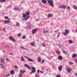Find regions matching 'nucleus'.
<instances>
[{"label": "nucleus", "mask_w": 77, "mask_h": 77, "mask_svg": "<svg viewBox=\"0 0 77 77\" xmlns=\"http://www.w3.org/2000/svg\"><path fill=\"white\" fill-rule=\"evenodd\" d=\"M66 7V6L65 5H60L59 7V8L65 9Z\"/></svg>", "instance_id": "11"}, {"label": "nucleus", "mask_w": 77, "mask_h": 77, "mask_svg": "<svg viewBox=\"0 0 77 77\" xmlns=\"http://www.w3.org/2000/svg\"><path fill=\"white\" fill-rule=\"evenodd\" d=\"M59 46H60V47H61V46H60V45H59Z\"/></svg>", "instance_id": "55"}, {"label": "nucleus", "mask_w": 77, "mask_h": 77, "mask_svg": "<svg viewBox=\"0 0 77 77\" xmlns=\"http://www.w3.org/2000/svg\"><path fill=\"white\" fill-rule=\"evenodd\" d=\"M31 45H32V46H34V43H33V42H32V43H31Z\"/></svg>", "instance_id": "31"}, {"label": "nucleus", "mask_w": 77, "mask_h": 77, "mask_svg": "<svg viewBox=\"0 0 77 77\" xmlns=\"http://www.w3.org/2000/svg\"><path fill=\"white\" fill-rule=\"evenodd\" d=\"M69 64L70 65H71H71H72V64H73V63H72L71 62L69 63Z\"/></svg>", "instance_id": "43"}, {"label": "nucleus", "mask_w": 77, "mask_h": 77, "mask_svg": "<svg viewBox=\"0 0 77 77\" xmlns=\"http://www.w3.org/2000/svg\"><path fill=\"white\" fill-rule=\"evenodd\" d=\"M75 76H76V77H77V74L76 73H75Z\"/></svg>", "instance_id": "51"}, {"label": "nucleus", "mask_w": 77, "mask_h": 77, "mask_svg": "<svg viewBox=\"0 0 77 77\" xmlns=\"http://www.w3.org/2000/svg\"><path fill=\"white\" fill-rule=\"evenodd\" d=\"M5 28H4V29H2V30H3V31H5Z\"/></svg>", "instance_id": "52"}, {"label": "nucleus", "mask_w": 77, "mask_h": 77, "mask_svg": "<svg viewBox=\"0 0 77 77\" xmlns=\"http://www.w3.org/2000/svg\"><path fill=\"white\" fill-rule=\"evenodd\" d=\"M67 72H68L69 73H70V72L71 71V69H70L69 68H68L66 69Z\"/></svg>", "instance_id": "8"}, {"label": "nucleus", "mask_w": 77, "mask_h": 77, "mask_svg": "<svg viewBox=\"0 0 77 77\" xmlns=\"http://www.w3.org/2000/svg\"><path fill=\"white\" fill-rule=\"evenodd\" d=\"M19 77H22V74H20L19 75Z\"/></svg>", "instance_id": "40"}, {"label": "nucleus", "mask_w": 77, "mask_h": 77, "mask_svg": "<svg viewBox=\"0 0 77 77\" xmlns=\"http://www.w3.org/2000/svg\"><path fill=\"white\" fill-rule=\"evenodd\" d=\"M50 58H53V57H51Z\"/></svg>", "instance_id": "57"}, {"label": "nucleus", "mask_w": 77, "mask_h": 77, "mask_svg": "<svg viewBox=\"0 0 77 77\" xmlns=\"http://www.w3.org/2000/svg\"><path fill=\"white\" fill-rule=\"evenodd\" d=\"M9 38L10 40L12 41L13 42H15V40L12 36H9Z\"/></svg>", "instance_id": "4"}, {"label": "nucleus", "mask_w": 77, "mask_h": 77, "mask_svg": "<svg viewBox=\"0 0 77 77\" xmlns=\"http://www.w3.org/2000/svg\"><path fill=\"white\" fill-rule=\"evenodd\" d=\"M73 8L74 9H77V7L75 6V5H74L73 6Z\"/></svg>", "instance_id": "30"}, {"label": "nucleus", "mask_w": 77, "mask_h": 77, "mask_svg": "<svg viewBox=\"0 0 77 77\" xmlns=\"http://www.w3.org/2000/svg\"><path fill=\"white\" fill-rule=\"evenodd\" d=\"M26 14H23V17L25 19L23 20V21H27V20L30 18V12H28L26 13Z\"/></svg>", "instance_id": "1"}, {"label": "nucleus", "mask_w": 77, "mask_h": 77, "mask_svg": "<svg viewBox=\"0 0 77 77\" xmlns=\"http://www.w3.org/2000/svg\"><path fill=\"white\" fill-rule=\"evenodd\" d=\"M10 55H12V54L11 53H10Z\"/></svg>", "instance_id": "53"}, {"label": "nucleus", "mask_w": 77, "mask_h": 77, "mask_svg": "<svg viewBox=\"0 0 77 77\" xmlns=\"http://www.w3.org/2000/svg\"><path fill=\"white\" fill-rule=\"evenodd\" d=\"M25 57V58H26V59H28L29 58L27 57Z\"/></svg>", "instance_id": "47"}, {"label": "nucleus", "mask_w": 77, "mask_h": 77, "mask_svg": "<svg viewBox=\"0 0 77 77\" xmlns=\"http://www.w3.org/2000/svg\"><path fill=\"white\" fill-rule=\"evenodd\" d=\"M58 68L59 71H62V67L61 66H58Z\"/></svg>", "instance_id": "10"}, {"label": "nucleus", "mask_w": 77, "mask_h": 77, "mask_svg": "<svg viewBox=\"0 0 77 77\" xmlns=\"http://www.w3.org/2000/svg\"><path fill=\"white\" fill-rule=\"evenodd\" d=\"M16 26H19V23H17Z\"/></svg>", "instance_id": "46"}, {"label": "nucleus", "mask_w": 77, "mask_h": 77, "mask_svg": "<svg viewBox=\"0 0 77 77\" xmlns=\"http://www.w3.org/2000/svg\"><path fill=\"white\" fill-rule=\"evenodd\" d=\"M42 62L43 63H44V60H42Z\"/></svg>", "instance_id": "48"}, {"label": "nucleus", "mask_w": 77, "mask_h": 77, "mask_svg": "<svg viewBox=\"0 0 77 77\" xmlns=\"http://www.w3.org/2000/svg\"><path fill=\"white\" fill-rule=\"evenodd\" d=\"M11 23V21L9 20H6L5 21V23H4V24H9Z\"/></svg>", "instance_id": "7"}, {"label": "nucleus", "mask_w": 77, "mask_h": 77, "mask_svg": "<svg viewBox=\"0 0 77 77\" xmlns=\"http://www.w3.org/2000/svg\"><path fill=\"white\" fill-rule=\"evenodd\" d=\"M37 32V29H35L33 30V31L32 32V35H34V33H35L36 32Z\"/></svg>", "instance_id": "9"}, {"label": "nucleus", "mask_w": 77, "mask_h": 77, "mask_svg": "<svg viewBox=\"0 0 77 77\" xmlns=\"http://www.w3.org/2000/svg\"><path fill=\"white\" fill-rule=\"evenodd\" d=\"M42 2L43 3L45 4L47 2V1H46V0H42Z\"/></svg>", "instance_id": "14"}, {"label": "nucleus", "mask_w": 77, "mask_h": 77, "mask_svg": "<svg viewBox=\"0 0 77 77\" xmlns=\"http://www.w3.org/2000/svg\"><path fill=\"white\" fill-rule=\"evenodd\" d=\"M58 32V30H56V31H54V32L55 33L56 32Z\"/></svg>", "instance_id": "50"}, {"label": "nucleus", "mask_w": 77, "mask_h": 77, "mask_svg": "<svg viewBox=\"0 0 77 77\" xmlns=\"http://www.w3.org/2000/svg\"><path fill=\"white\" fill-rule=\"evenodd\" d=\"M28 60L29 62H30H30H33V60H32L31 59H30V58H28Z\"/></svg>", "instance_id": "13"}, {"label": "nucleus", "mask_w": 77, "mask_h": 77, "mask_svg": "<svg viewBox=\"0 0 77 77\" xmlns=\"http://www.w3.org/2000/svg\"><path fill=\"white\" fill-rule=\"evenodd\" d=\"M42 46L43 47H45V45L44 43L42 44Z\"/></svg>", "instance_id": "37"}, {"label": "nucleus", "mask_w": 77, "mask_h": 77, "mask_svg": "<svg viewBox=\"0 0 77 77\" xmlns=\"http://www.w3.org/2000/svg\"><path fill=\"white\" fill-rule=\"evenodd\" d=\"M14 70H12L10 72V74H11L12 75L14 74Z\"/></svg>", "instance_id": "16"}, {"label": "nucleus", "mask_w": 77, "mask_h": 77, "mask_svg": "<svg viewBox=\"0 0 77 77\" xmlns=\"http://www.w3.org/2000/svg\"><path fill=\"white\" fill-rule=\"evenodd\" d=\"M66 9L67 10H69V9H70V7H67Z\"/></svg>", "instance_id": "28"}, {"label": "nucleus", "mask_w": 77, "mask_h": 77, "mask_svg": "<svg viewBox=\"0 0 77 77\" xmlns=\"http://www.w3.org/2000/svg\"><path fill=\"white\" fill-rule=\"evenodd\" d=\"M32 72H31L30 73V74H32V73H34V72H36L35 70V68H34V67H33L32 68Z\"/></svg>", "instance_id": "5"}, {"label": "nucleus", "mask_w": 77, "mask_h": 77, "mask_svg": "<svg viewBox=\"0 0 77 77\" xmlns=\"http://www.w3.org/2000/svg\"><path fill=\"white\" fill-rule=\"evenodd\" d=\"M60 32H58V35L57 36V38H59V35H60Z\"/></svg>", "instance_id": "29"}, {"label": "nucleus", "mask_w": 77, "mask_h": 77, "mask_svg": "<svg viewBox=\"0 0 77 77\" xmlns=\"http://www.w3.org/2000/svg\"><path fill=\"white\" fill-rule=\"evenodd\" d=\"M14 67L15 68H18V67H17V66H14Z\"/></svg>", "instance_id": "44"}, {"label": "nucleus", "mask_w": 77, "mask_h": 77, "mask_svg": "<svg viewBox=\"0 0 77 77\" xmlns=\"http://www.w3.org/2000/svg\"><path fill=\"white\" fill-rule=\"evenodd\" d=\"M20 48H22V49H23L24 50H26L27 49H26V48H24L22 46H21L20 47Z\"/></svg>", "instance_id": "24"}, {"label": "nucleus", "mask_w": 77, "mask_h": 77, "mask_svg": "<svg viewBox=\"0 0 77 77\" xmlns=\"http://www.w3.org/2000/svg\"><path fill=\"white\" fill-rule=\"evenodd\" d=\"M5 19H7V20H10V19H9V17H8L6 16H5Z\"/></svg>", "instance_id": "15"}, {"label": "nucleus", "mask_w": 77, "mask_h": 77, "mask_svg": "<svg viewBox=\"0 0 77 77\" xmlns=\"http://www.w3.org/2000/svg\"><path fill=\"white\" fill-rule=\"evenodd\" d=\"M53 15V14H48V17H52Z\"/></svg>", "instance_id": "22"}, {"label": "nucleus", "mask_w": 77, "mask_h": 77, "mask_svg": "<svg viewBox=\"0 0 77 77\" xmlns=\"http://www.w3.org/2000/svg\"><path fill=\"white\" fill-rule=\"evenodd\" d=\"M40 72L42 74H43V73H44V71H40Z\"/></svg>", "instance_id": "32"}, {"label": "nucleus", "mask_w": 77, "mask_h": 77, "mask_svg": "<svg viewBox=\"0 0 77 77\" xmlns=\"http://www.w3.org/2000/svg\"><path fill=\"white\" fill-rule=\"evenodd\" d=\"M24 72H25V71H24L20 70V73H21V74H23V73H24Z\"/></svg>", "instance_id": "25"}, {"label": "nucleus", "mask_w": 77, "mask_h": 77, "mask_svg": "<svg viewBox=\"0 0 77 77\" xmlns=\"http://www.w3.org/2000/svg\"><path fill=\"white\" fill-rule=\"evenodd\" d=\"M68 42H69V44H71V43H72V41H71V40H69L68 41Z\"/></svg>", "instance_id": "27"}, {"label": "nucleus", "mask_w": 77, "mask_h": 77, "mask_svg": "<svg viewBox=\"0 0 77 77\" xmlns=\"http://www.w3.org/2000/svg\"><path fill=\"white\" fill-rule=\"evenodd\" d=\"M21 36V34H18V36Z\"/></svg>", "instance_id": "45"}, {"label": "nucleus", "mask_w": 77, "mask_h": 77, "mask_svg": "<svg viewBox=\"0 0 77 77\" xmlns=\"http://www.w3.org/2000/svg\"><path fill=\"white\" fill-rule=\"evenodd\" d=\"M58 59H59V60H62L63 58L61 56H58Z\"/></svg>", "instance_id": "12"}, {"label": "nucleus", "mask_w": 77, "mask_h": 77, "mask_svg": "<svg viewBox=\"0 0 77 77\" xmlns=\"http://www.w3.org/2000/svg\"><path fill=\"white\" fill-rule=\"evenodd\" d=\"M44 33H47V32H48V30H46L45 29H44Z\"/></svg>", "instance_id": "26"}, {"label": "nucleus", "mask_w": 77, "mask_h": 77, "mask_svg": "<svg viewBox=\"0 0 77 77\" xmlns=\"http://www.w3.org/2000/svg\"><path fill=\"white\" fill-rule=\"evenodd\" d=\"M76 32H77V30H76Z\"/></svg>", "instance_id": "56"}, {"label": "nucleus", "mask_w": 77, "mask_h": 77, "mask_svg": "<svg viewBox=\"0 0 77 77\" xmlns=\"http://www.w3.org/2000/svg\"><path fill=\"white\" fill-rule=\"evenodd\" d=\"M6 60L7 62H8L9 61V60L8 59V58L6 59Z\"/></svg>", "instance_id": "34"}, {"label": "nucleus", "mask_w": 77, "mask_h": 77, "mask_svg": "<svg viewBox=\"0 0 77 77\" xmlns=\"http://www.w3.org/2000/svg\"><path fill=\"white\" fill-rule=\"evenodd\" d=\"M25 38H26V36H24L22 37V39H24Z\"/></svg>", "instance_id": "36"}, {"label": "nucleus", "mask_w": 77, "mask_h": 77, "mask_svg": "<svg viewBox=\"0 0 77 77\" xmlns=\"http://www.w3.org/2000/svg\"><path fill=\"white\" fill-rule=\"evenodd\" d=\"M0 66L1 68H4V66L2 64H0Z\"/></svg>", "instance_id": "20"}, {"label": "nucleus", "mask_w": 77, "mask_h": 77, "mask_svg": "<svg viewBox=\"0 0 77 77\" xmlns=\"http://www.w3.org/2000/svg\"><path fill=\"white\" fill-rule=\"evenodd\" d=\"M15 11H20V9H18V8H15Z\"/></svg>", "instance_id": "35"}, {"label": "nucleus", "mask_w": 77, "mask_h": 77, "mask_svg": "<svg viewBox=\"0 0 77 77\" xmlns=\"http://www.w3.org/2000/svg\"><path fill=\"white\" fill-rule=\"evenodd\" d=\"M10 74H8L7 75H6L5 76V77H7V76H10Z\"/></svg>", "instance_id": "38"}, {"label": "nucleus", "mask_w": 77, "mask_h": 77, "mask_svg": "<svg viewBox=\"0 0 77 77\" xmlns=\"http://www.w3.org/2000/svg\"><path fill=\"white\" fill-rule=\"evenodd\" d=\"M39 70H37V73H38V74H39Z\"/></svg>", "instance_id": "42"}, {"label": "nucleus", "mask_w": 77, "mask_h": 77, "mask_svg": "<svg viewBox=\"0 0 77 77\" xmlns=\"http://www.w3.org/2000/svg\"><path fill=\"white\" fill-rule=\"evenodd\" d=\"M21 59L22 61H25V60L24 59V58L23 57H21Z\"/></svg>", "instance_id": "21"}, {"label": "nucleus", "mask_w": 77, "mask_h": 77, "mask_svg": "<svg viewBox=\"0 0 77 77\" xmlns=\"http://www.w3.org/2000/svg\"><path fill=\"white\" fill-rule=\"evenodd\" d=\"M41 58L40 57H38V61L39 62H41Z\"/></svg>", "instance_id": "17"}, {"label": "nucleus", "mask_w": 77, "mask_h": 77, "mask_svg": "<svg viewBox=\"0 0 77 77\" xmlns=\"http://www.w3.org/2000/svg\"><path fill=\"white\" fill-rule=\"evenodd\" d=\"M64 32H65L63 33V35H64V36H66V35H68L69 33V31L68 30V29H66Z\"/></svg>", "instance_id": "3"}, {"label": "nucleus", "mask_w": 77, "mask_h": 77, "mask_svg": "<svg viewBox=\"0 0 77 77\" xmlns=\"http://www.w3.org/2000/svg\"><path fill=\"white\" fill-rule=\"evenodd\" d=\"M23 66L25 67H27V68H28V69H30V66L28 64H25L23 65Z\"/></svg>", "instance_id": "6"}, {"label": "nucleus", "mask_w": 77, "mask_h": 77, "mask_svg": "<svg viewBox=\"0 0 77 77\" xmlns=\"http://www.w3.org/2000/svg\"><path fill=\"white\" fill-rule=\"evenodd\" d=\"M77 56V54H74L72 55V57H73V58H74L75 57H76Z\"/></svg>", "instance_id": "19"}, {"label": "nucleus", "mask_w": 77, "mask_h": 77, "mask_svg": "<svg viewBox=\"0 0 77 77\" xmlns=\"http://www.w3.org/2000/svg\"><path fill=\"white\" fill-rule=\"evenodd\" d=\"M56 53L57 54H60V52L59 51H56Z\"/></svg>", "instance_id": "18"}, {"label": "nucleus", "mask_w": 77, "mask_h": 77, "mask_svg": "<svg viewBox=\"0 0 77 77\" xmlns=\"http://www.w3.org/2000/svg\"><path fill=\"white\" fill-rule=\"evenodd\" d=\"M31 36H30V38H31Z\"/></svg>", "instance_id": "58"}, {"label": "nucleus", "mask_w": 77, "mask_h": 77, "mask_svg": "<svg viewBox=\"0 0 77 77\" xmlns=\"http://www.w3.org/2000/svg\"><path fill=\"white\" fill-rule=\"evenodd\" d=\"M75 63H77V59H75Z\"/></svg>", "instance_id": "39"}, {"label": "nucleus", "mask_w": 77, "mask_h": 77, "mask_svg": "<svg viewBox=\"0 0 77 77\" xmlns=\"http://www.w3.org/2000/svg\"><path fill=\"white\" fill-rule=\"evenodd\" d=\"M6 0H0V2H5Z\"/></svg>", "instance_id": "23"}, {"label": "nucleus", "mask_w": 77, "mask_h": 77, "mask_svg": "<svg viewBox=\"0 0 77 77\" xmlns=\"http://www.w3.org/2000/svg\"><path fill=\"white\" fill-rule=\"evenodd\" d=\"M38 75H36V77H38Z\"/></svg>", "instance_id": "54"}, {"label": "nucleus", "mask_w": 77, "mask_h": 77, "mask_svg": "<svg viewBox=\"0 0 77 77\" xmlns=\"http://www.w3.org/2000/svg\"><path fill=\"white\" fill-rule=\"evenodd\" d=\"M47 2L50 6H51L52 8H53L54 5H53V1L52 0H48Z\"/></svg>", "instance_id": "2"}, {"label": "nucleus", "mask_w": 77, "mask_h": 77, "mask_svg": "<svg viewBox=\"0 0 77 77\" xmlns=\"http://www.w3.org/2000/svg\"><path fill=\"white\" fill-rule=\"evenodd\" d=\"M63 53H65V54H66V52L65 51H63Z\"/></svg>", "instance_id": "41"}, {"label": "nucleus", "mask_w": 77, "mask_h": 77, "mask_svg": "<svg viewBox=\"0 0 77 77\" xmlns=\"http://www.w3.org/2000/svg\"><path fill=\"white\" fill-rule=\"evenodd\" d=\"M57 77H60V76L59 75H57Z\"/></svg>", "instance_id": "49"}, {"label": "nucleus", "mask_w": 77, "mask_h": 77, "mask_svg": "<svg viewBox=\"0 0 77 77\" xmlns=\"http://www.w3.org/2000/svg\"><path fill=\"white\" fill-rule=\"evenodd\" d=\"M4 59H2L1 60V62H2V63H3V62H4Z\"/></svg>", "instance_id": "33"}]
</instances>
